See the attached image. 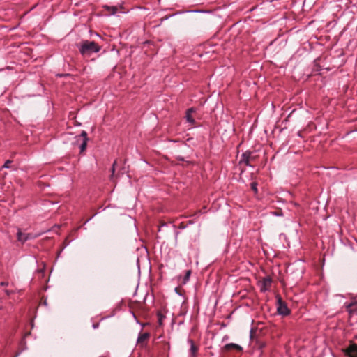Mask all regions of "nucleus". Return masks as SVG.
Masks as SVG:
<instances>
[{
    "instance_id": "nucleus-1",
    "label": "nucleus",
    "mask_w": 357,
    "mask_h": 357,
    "mask_svg": "<svg viewBox=\"0 0 357 357\" xmlns=\"http://www.w3.org/2000/svg\"><path fill=\"white\" fill-rule=\"evenodd\" d=\"M100 47L94 41L84 40L79 47V52L84 56H89L92 53L98 52Z\"/></svg>"
},
{
    "instance_id": "nucleus-2",
    "label": "nucleus",
    "mask_w": 357,
    "mask_h": 357,
    "mask_svg": "<svg viewBox=\"0 0 357 357\" xmlns=\"http://www.w3.org/2000/svg\"><path fill=\"white\" fill-rule=\"evenodd\" d=\"M278 312L283 316L288 315L290 313V310L287 306L286 303L282 301V298L279 297L278 298Z\"/></svg>"
},
{
    "instance_id": "nucleus-3",
    "label": "nucleus",
    "mask_w": 357,
    "mask_h": 357,
    "mask_svg": "<svg viewBox=\"0 0 357 357\" xmlns=\"http://www.w3.org/2000/svg\"><path fill=\"white\" fill-rule=\"evenodd\" d=\"M343 351L349 357H357V344L351 342L348 347L343 349Z\"/></svg>"
},
{
    "instance_id": "nucleus-4",
    "label": "nucleus",
    "mask_w": 357,
    "mask_h": 357,
    "mask_svg": "<svg viewBox=\"0 0 357 357\" xmlns=\"http://www.w3.org/2000/svg\"><path fill=\"white\" fill-rule=\"evenodd\" d=\"M17 240L22 243H24L26 241L32 238L31 234H26L22 232L20 229L17 230Z\"/></svg>"
},
{
    "instance_id": "nucleus-5",
    "label": "nucleus",
    "mask_w": 357,
    "mask_h": 357,
    "mask_svg": "<svg viewBox=\"0 0 357 357\" xmlns=\"http://www.w3.org/2000/svg\"><path fill=\"white\" fill-rule=\"evenodd\" d=\"M255 156H252L250 152H245L242 155L241 162H244L246 165H251L250 161L254 160Z\"/></svg>"
},
{
    "instance_id": "nucleus-6",
    "label": "nucleus",
    "mask_w": 357,
    "mask_h": 357,
    "mask_svg": "<svg viewBox=\"0 0 357 357\" xmlns=\"http://www.w3.org/2000/svg\"><path fill=\"white\" fill-rule=\"evenodd\" d=\"M195 109L193 108H190L186 112V119L188 123L191 125L195 124V120L192 116V114L195 113Z\"/></svg>"
},
{
    "instance_id": "nucleus-7",
    "label": "nucleus",
    "mask_w": 357,
    "mask_h": 357,
    "mask_svg": "<svg viewBox=\"0 0 357 357\" xmlns=\"http://www.w3.org/2000/svg\"><path fill=\"white\" fill-rule=\"evenodd\" d=\"M272 280L269 277L264 278L262 280V285L261 287V290L262 291H266L268 289L270 288L271 285Z\"/></svg>"
},
{
    "instance_id": "nucleus-8",
    "label": "nucleus",
    "mask_w": 357,
    "mask_h": 357,
    "mask_svg": "<svg viewBox=\"0 0 357 357\" xmlns=\"http://www.w3.org/2000/svg\"><path fill=\"white\" fill-rule=\"evenodd\" d=\"M149 337L150 334L149 333H140L137 339V344L142 345L143 343L149 338Z\"/></svg>"
},
{
    "instance_id": "nucleus-9",
    "label": "nucleus",
    "mask_w": 357,
    "mask_h": 357,
    "mask_svg": "<svg viewBox=\"0 0 357 357\" xmlns=\"http://www.w3.org/2000/svg\"><path fill=\"white\" fill-rule=\"evenodd\" d=\"M224 348L225 350H227V351H229L231 349H236L237 351H241L243 350V348L240 345L234 344V343L227 344L225 346Z\"/></svg>"
},
{
    "instance_id": "nucleus-10",
    "label": "nucleus",
    "mask_w": 357,
    "mask_h": 357,
    "mask_svg": "<svg viewBox=\"0 0 357 357\" xmlns=\"http://www.w3.org/2000/svg\"><path fill=\"white\" fill-rule=\"evenodd\" d=\"M103 8L109 11L111 14H115L117 11V8L116 6H104Z\"/></svg>"
},
{
    "instance_id": "nucleus-11",
    "label": "nucleus",
    "mask_w": 357,
    "mask_h": 357,
    "mask_svg": "<svg viewBox=\"0 0 357 357\" xmlns=\"http://www.w3.org/2000/svg\"><path fill=\"white\" fill-rule=\"evenodd\" d=\"M88 140H89V139H86L83 140V142L80 146V152L81 153H83L86 150Z\"/></svg>"
},
{
    "instance_id": "nucleus-12",
    "label": "nucleus",
    "mask_w": 357,
    "mask_h": 357,
    "mask_svg": "<svg viewBox=\"0 0 357 357\" xmlns=\"http://www.w3.org/2000/svg\"><path fill=\"white\" fill-rule=\"evenodd\" d=\"M190 351L192 352V354L193 356H195L197 351V347L194 344V343H192L191 344V348H190Z\"/></svg>"
},
{
    "instance_id": "nucleus-13",
    "label": "nucleus",
    "mask_w": 357,
    "mask_h": 357,
    "mask_svg": "<svg viewBox=\"0 0 357 357\" xmlns=\"http://www.w3.org/2000/svg\"><path fill=\"white\" fill-rule=\"evenodd\" d=\"M257 183H255V182H252V183H251V189H252V190L255 193H257Z\"/></svg>"
},
{
    "instance_id": "nucleus-14",
    "label": "nucleus",
    "mask_w": 357,
    "mask_h": 357,
    "mask_svg": "<svg viewBox=\"0 0 357 357\" xmlns=\"http://www.w3.org/2000/svg\"><path fill=\"white\" fill-rule=\"evenodd\" d=\"M190 274H191V271H186L184 279H183V283H185L186 281H188L189 280Z\"/></svg>"
},
{
    "instance_id": "nucleus-15",
    "label": "nucleus",
    "mask_w": 357,
    "mask_h": 357,
    "mask_svg": "<svg viewBox=\"0 0 357 357\" xmlns=\"http://www.w3.org/2000/svg\"><path fill=\"white\" fill-rule=\"evenodd\" d=\"M116 166H117V161H114V162L113 163V165H112V176H111L112 177H113L114 175L115 168Z\"/></svg>"
},
{
    "instance_id": "nucleus-16",
    "label": "nucleus",
    "mask_w": 357,
    "mask_h": 357,
    "mask_svg": "<svg viewBox=\"0 0 357 357\" xmlns=\"http://www.w3.org/2000/svg\"><path fill=\"white\" fill-rule=\"evenodd\" d=\"M158 321H159L160 324L161 325L162 319L165 318V316L162 315L160 312H158Z\"/></svg>"
},
{
    "instance_id": "nucleus-17",
    "label": "nucleus",
    "mask_w": 357,
    "mask_h": 357,
    "mask_svg": "<svg viewBox=\"0 0 357 357\" xmlns=\"http://www.w3.org/2000/svg\"><path fill=\"white\" fill-rule=\"evenodd\" d=\"M12 163V160H8L6 161L5 164L3 165V167L4 168H8L10 167V165Z\"/></svg>"
},
{
    "instance_id": "nucleus-18",
    "label": "nucleus",
    "mask_w": 357,
    "mask_h": 357,
    "mask_svg": "<svg viewBox=\"0 0 357 357\" xmlns=\"http://www.w3.org/2000/svg\"><path fill=\"white\" fill-rule=\"evenodd\" d=\"M80 137H82L84 139H88L87 137V133L86 131L83 130L80 135Z\"/></svg>"
},
{
    "instance_id": "nucleus-19",
    "label": "nucleus",
    "mask_w": 357,
    "mask_h": 357,
    "mask_svg": "<svg viewBox=\"0 0 357 357\" xmlns=\"http://www.w3.org/2000/svg\"><path fill=\"white\" fill-rule=\"evenodd\" d=\"M1 284L2 286H5V285H7V284H8V283H7V282H2L1 283Z\"/></svg>"
},
{
    "instance_id": "nucleus-20",
    "label": "nucleus",
    "mask_w": 357,
    "mask_h": 357,
    "mask_svg": "<svg viewBox=\"0 0 357 357\" xmlns=\"http://www.w3.org/2000/svg\"><path fill=\"white\" fill-rule=\"evenodd\" d=\"M253 332H254V331H253V330H251V331H250V337H251V338L252 337V333H253Z\"/></svg>"
},
{
    "instance_id": "nucleus-21",
    "label": "nucleus",
    "mask_w": 357,
    "mask_h": 357,
    "mask_svg": "<svg viewBox=\"0 0 357 357\" xmlns=\"http://www.w3.org/2000/svg\"><path fill=\"white\" fill-rule=\"evenodd\" d=\"M178 288H176V289H175V290H176V291L177 293L178 292Z\"/></svg>"
},
{
    "instance_id": "nucleus-22",
    "label": "nucleus",
    "mask_w": 357,
    "mask_h": 357,
    "mask_svg": "<svg viewBox=\"0 0 357 357\" xmlns=\"http://www.w3.org/2000/svg\"><path fill=\"white\" fill-rule=\"evenodd\" d=\"M6 293H7V294H10V293H9V291H8V290H6Z\"/></svg>"
}]
</instances>
